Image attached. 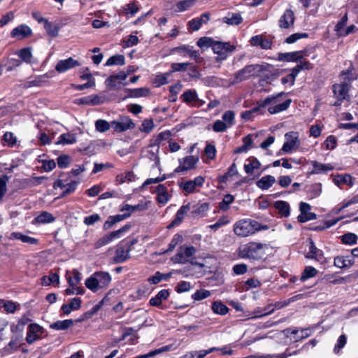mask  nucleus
<instances>
[{
  "instance_id": "f257e3e1",
  "label": "nucleus",
  "mask_w": 358,
  "mask_h": 358,
  "mask_svg": "<svg viewBox=\"0 0 358 358\" xmlns=\"http://www.w3.org/2000/svg\"><path fill=\"white\" fill-rule=\"evenodd\" d=\"M267 248V245L265 243L249 242L239 246L238 254L240 257L243 259L258 260L265 255V250Z\"/></svg>"
},
{
  "instance_id": "f03ea898",
  "label": "nucleus",
  "mask_w": 358,
  "mask_h": 358,
  "mask_svg": "<svg viewBox=\"0 0 358 358\" xmlns=\"http://www.w3.org/2000/svg\"><path fill=\"white\" fill-rule=\"evenodd\" d=\"M110 282L111 275L108 272L96 271L86 279L85 286L93 292H96L100 289L108 287Z\"/></svg>"
},
{
  "instance_id": "7ed1b4c3",
  "label": "nucleus",
  "mask_w": 358,
  "mask_h": 358,
  "mask_svg": "<svg viewBox=\"0 0 358 358\" xmlns=\"http://www.w3.org/2000/svg\"><path fill=\"white\" fill-rule=\"evenodd\" d=\"M266 70V66L259 64H250L245 66L242 69L234 73L233 84L238 83L250 78L252 76H257L259 73Z\"/></svg>"
},
{
  "instance_id": "20e7f679",
  "label": "nucleus",
  "mask_w": 358,
  "mask_h": 358,
  "mask_svg": "<svg viewBox=\"0 0 358 358\" xmlns=\"http://www.w3.org/2000/svg\"><path fill=\"white\" fill-rule=\"evenodd\" d=\"M196 253V248L194 246L182 245L179 248L177 253L173 256V261L175 263L186 264L189 262V259Z\"/></svg>"
},
{
  "instance_id": "39448f33",
  "label": "nucleus",
  "mask_w": 358,
  "mask_h": 358,
  "mask_svg": "<svg viewBox=\"0 0 358 358\" xmlns=\"http://www.w3.org/2000/svg\"><path fill=\"white\" fill-rule=\"evenodd\" d=\"M333 92L336 101L332 104L334 106H340L344 100L349 99V86L346 82L333 85Z\"/></svg>"
},
{
  "instance_id": "423d86ee",
  "label": "nucleus",
  "mask_w": 358,
  "mask_h": 358,
  "mask_svg": "<svg viewBox=\"0 0 358 358\" xmlns=\"http://www.w3.org/2000/svg\"><path fill=\"white\" fill-rule=\"evenodd\" d=\"M129 229L130 225L126 224L121 227L120 229L112 231L108 234H106V236H103L96 242L95 248H99L102 246H104L110 243L113 240L120 238L122 234L127 231Z\"/></svg>"
},
{
  "instance_id": "0eeeda50",
  "label": "nucleus",
  "mask_w": 358,
  "mask_h": 358,
  "mask_svg": "<svg viewBox=\"0 0 358 358\" xmlns=\"http://www.w3.org/2000/svg\"><path fill=\"white\" fill-rule=\"evenodd\" d=\"M286 141L284 143L282 151L286 153H291L293 150L298 149L300 145L299 135L294 131L288 132L285 134Z\"/></svg>"
},
{
  "instance_id": "6e6552de",
  "label": "nucleus",
  "mask_w": 358,
  "mask_h": 358,
  "mask_svg": "<svg viewBox=\"0 0 358 358\" xmlns=\"http://www.w3.org/2000/svg\"><path fill=\"white\" fill-rule=\"evenodd\" d=\"M136 124L131 118L127 116L120 117L117 120L111 122V127L115 131L120 133L129 129H133Z\"/></svg>"
},
{
  "instance_id": "1a4fd4ad",
  "label": "nucleus",
  "mask_w": 358,
  "mask_h": 358,
  "mask_svg": "<svg viewBox=\"0 0 358 358\" xmlns=\"http://www.w3.org/2000/svg\"><path fill=\"white\" fill-rule=\"evenodd\" d=\"M235 48V46L230 45L229 43L215 41L212 50L215 54L220 57L221 59H225L227 53L233 52Z\"/></svg>"
},
{
  "instance_id": "9d476101",
  "label": "nucleus",
  "mask_w": 358,
  "mask_h": 358,
  "mask_svg": "<svg viewBox=\"0 0 358 358\" xmlns=\"http://www.w3.org/2000/svg\"><path fill=\"white\" fill-rule=\"evenodd\" d=\"M43 333V329L39 324L34 323L28 327L26 341L29 344L41 339V335Z\"/></svg>"
},
{
  "instance_id": "9b49d317",
  "label": "nucleus",
  "mask_w": 358,
  "mask_h": 358,
  "mask_svg": "<svg viewBox=\"0 0 358 358\" xmlns=\"http://www.w3.org/2000/svg\"><path fill=\"white\" fill-rule=\"evenodd\" d=\"M311 206L305 202H301L299 209L301 211L300 215L298 216L297 220L299 222L303 223L309 220H313L317 218V215L314 213L309 212Z\"/></svg>"
},
{
  "instance_id": "f8f14e48",
  "label": "nucleus",
  "mask_w": 358,
  "mask_h": 358,
  "mask_svg": "<svg viewBox=\"0 0 358 358\" xmlns=\"http://www.w3.org/2000/svg\"><path fill=\"white\" fill-rule=\"evenodd\" d=\"M182 101L187 104H192L196 106H201L204 101L200 100L195 90H187L181 95Z\"/></svg>"
},
{
  "instance_id": "ddd939ff",
  "label": "nucleus",
  "mask_w": 358,
  "mask_h": 358,
  "mask_svg": "<svg viewBox=\"0 0 358 358\" xmlns=\"http://www.w3.org/2000/svg\"><path fill=\"white\" fill-rule=\"evenodd\" d=\"M199 161L197 157L193 155L187 156L180 160V165L175 169V172L186 171L194 168Z\"/></svg>"
},
{
  "instance_id": "4468645a",
  "label": "nucleus",
  "mask_w": 358,
  "mask_h": 358,
  "mask_svg": "<svg viewBox=\"0 0 358 358\" xmlns=\"http://www.w3.org/2000/svg\"><path fill=\"white\" fill-rule=\"evenodd\" d=\"M252 230L248 220H241L236 222L234 228V233L241 237L252 235Z\"/></svg>"
},
{
  "instance_id": "2eb2a0df",
  "label": "nucleus",
  "mask_w": 358,
  "mask_h": 358,
  "mask_svg": "<svg viewBox=\"0 0 358 358\" xmlns=\"http://www.w3.org/2000/svg\"><path fill=\"white\" fill-rule=\"evenodd\" d=\"M294 13L291 9H287L278 20V26L281 29H289L294 24Z\"/></svg>"
},
{
  "instance_id": "dca6fc26",
  "label": "nucleus",
  "mask_w": 358,
  "mask_h": 358,
  "mask_svg": "<svg viewBox=\"0 0 358 358\" xmlns=\"http://www.w3.org/2000/svg\"><path fill=\"white\" fill-rule=\"evenodd\" d=\"M130 245H118L115 250L113 262L116 264L126 262L130 257Z\"/></svg>"
},
{
  "instance_id": "f3484780",
  "label": "nucleus",
  "mask_w": 358,
  "mask_h": 358,
  "mask_svg": "<svg viewBox=\"0 0 358 358\" xmlns=\"http://www.w3.org/2000/svg\"><path fill=\"white\" fill-rule=\"evenodd\" d=\"M78 66H80L78 61L72 57H69L66 59L59 60L55 66V70L59 73H64Z\"/></svg>"
},
{
  "instance_id": "a211bd4d",
  "label": "nucleus",
  "mask_w": 358,
  "mask_h": 358,
  "mask_svg": "<svg viewBox=\"0 0 358 358\" xmlns=\"http://www.w3.org/2000/svg\"><path fill=\"white\" fill-rule=\"evenodd\" d=\"M31 34L32 31L29 26L20 24L11 31L10 36L12 38L21 40L30 36Z\"/></svg>"
},
{
  "instance_id": "6ab92c4d",
  "label": "nucleus",
  "mask_w": 358,
  "mask_h": 358,
  "mask_svg": "<svg viewBox=\"0 0 358 358\" xmlns=\"http://www.w3.org/2000/svg\"><path fill=\"white\" fill-rule=\"evenodd\" d=\"M309 242V251L306 255V257L308 259H315L317 262H322L324 259V253L322 250L318 249L314 241L310 238Z\"/></svg>"
},
{
  "instance_id": "aec40b11",
  "label": "nucleus",
  "mask_w": 358,
  "mask_h": 358,
  "mask_svg": "<svg viewBox=\"0 0 358 358\" xmlns=\"http://www.w3.org/2000/svg\"><path fill=\"white\" fill-rule=\"evenodd\" d=\"M308 55L306 52L296 51L292 52L279 53L278 60L286 62H296L306 57Z\"/></svg>"
},
{
  "instance_id": "412c9836",
  "label": "nucleus",
  "mask_w": 358,
  "mask_h": 358,
  "mask_svg": "<svg viewBox=\"0 0 358 358\" xmlns=\"http://www.w3.org/2000/svg\"><path fill=\"white\" fill-rule=\"evenodd\" d=\"M210 19L208 13H203L199 17L192 19L188 22V28L192 31H198L203 24H206Z\"/></svg>"
},
{
  "instance_id": "4be33fe9",
  "label": "nucleus",
  "mask_w": 358,
  "mask_h": 358,
  "mask_svg": "<svg viewBox=\"0 0 358 358\" xmlns=\"http://www.w3.org/2000/svg\"><path fill=\"white\" fill-rule=\"evenodd\" d=\"M190 209L191 206L189 203L181 206L180 209L177 211L173 220L168 226V228H171L173 227L179 225L182 222L185 215L187 213L189 210H190Z\"/></svg>"
},
{
  "instance_id": "5701e85b",
  "label": "nucleus",
  "mask_w": 358,
  "mask_h": 358,
  "mask_svg": "<svg viewBox=\"0 0 358 358\" xmlns=\"http://www.w3.org/2000/svg\"><path fill=\"white\" fill-rule=\"evenodd\" d=\"M311 164L313 166L312 174L327 173L334 169V166L331 164H322L317 161H312Z\"/></svg>"
},
{
  "instance_id": "b1692460",
  "label": "nucleus",
  "mask_w": 358,
  "mask_h": 358,
  "mask_svg": "<svg viewBox=\"0 0 358 358\" xmlns=\"http://www.w3.org/2000/svg\"><path fill=\"white\" fill-rule=\"evenodd\" d=\"M157 193V201L160 204H166L169 199L170 196L168 194L167 188L164 185H159L155 189Z\"/></svg>"
},
{
  "instance_id": "393cba45",
  "label": "nucleus",
  "mask_w": 358,
  "mask_h": 358,
  "mask_svg": "<svg viewBox=\"0 0 358 358\" xmlns=\"http://www.w3.org/2000/svg\"><path fill=\"white\" fill-rule=\"evenodd\" d=\"M77 185L78 182L76 181H71L69 183H65L62 180H59L55 183V187L57 185L64 189L62 194V196H64L74 192Z\"/></svg>"
},
{
  "instance_id": "a878e982",
  "label": "nucleus",
  "mask_w": 358,
  "mask_h": 358,
  "mask_svg": "<svg viewBox=\"0 0 358 358\" xmlns=\"http://www.w3.org/2000/svg\"><path fill=\"white\" fill-rule=\"evenodd\" d=\"M250 43L253 46H260L263 49H270L272 45L271 41L264 38L262 36L257 35L251 38Z\"/></svg>"
},
{
  "instance_id": "bb28decb",
  "label": "nucleus",
  "mask_w": 358,
  "mask_h": 358,
  "mask_svg": "<svg viewBox=\"0 0 358 358\" xmlns=\"http://www.w3.org/2000/svg\"><path fill=\"white\" fill-rule=\"evenodd\" d=\"M169 296V292L168 289L160 290L155 296L150 299V304L152 306H159L163 301H165Z\"/></svg>"
},
{
  "instance_id": "cd10ccee",
  "label": "nucleus",
  "mask_w": 358,
  "mask_h": 358,
  "mask_svg": "<svg viewBox=\"0 0 358 358\" xmlns=\"http://www.w3.org/2000/svg\"><path fill=\"white\" fill-rule=\"evenodd\" d=\"M260 166L261 164L257 159L255 157H250L244 164V170L247 173L252 174L255 170L259 169Z\"/></svg>"
},
{
  "instance_id": "c85d7f7f",
  "label": "nucleus",
  "mask_w": 358,
  "mask_h": 358,
  "mask_svg": "<svg viewBox=\"0 0 358 358\" xmlns=\"http://www.w3.org/2000/svg\"><path fill=\"white\" fill-rule=\"evenodd\" d=\"M9 238L10 239H13V238L18 239V240L22 241L23 243H27L30 245H37L38 243V241L36 238L27 236V235H24L20 232L11 233Z\"/></svg>"
},
{
  "instance_id": "c756f323",
  "label": "nucleus",
  "mask_w": 358,
  "mask_h": 358,
  "mask_svg": "<svg viewBox=\"0 0 358 358\" xmlns=\"http://www.w3.org/2000/svg\"><path fill=\"white\" fill-rule=\"evenodd\" d=\"M275 182L274 176L267 175L262 177L257 182V186L262 189H268Z\"/></svg>"
},
{
  "instance_id": "7c9ffc66",
  "label": "nucleus",
  "mask_w": 358,
  "mask_h": 358,
  "mask_svg": "<svg viewBox=\"0 0 358 358\" xmlns=\"http://www.w3.org/2000/svg\"><path fill=\"white\" fill-rule=\"evenodd\" d=\"M291 103L292 100L288 99L282 103H279L275 106H270L268 108V111L270 114H276L285 111L289 107Z\"/></svg>"
},
{
  "instance_id": "2f4dec72",
  "label": "nucleus",
  "mask_w": 358,
  "mask_h": 358,
  "mask_svg": "<svg viewBox=\"0 0 358 358\" xmlns=\"http://www.w3.org/2000/svg\"><path fill=\"white\" fill-rule=\"evenodd\" d=\"M76 141V134L66 133L61 134L55 143L57 145H70L75 143Z\"/></svg>"
},
{
  "instance_id": "473e14b6",
  "label": "nucleus",
  "mask_w": 358,
  "mask_h": 358,
  "mask_svg": "<svg viewBox=\"0 0 358 358\" xmlns=\"http://www.w3.org/2000/svg\"><path fill=\"white\" fill-rule=\"evenodd\" d=\"M285 94V92H280L275 95L267 96L263 101L261 102L260 107H266L267 106H270L278 104L280 103V98Z\"/></svg>"
},
{
  "instance_id": "72a5a7b5",
  "label": "nucleus",
  "mask_w": 358,
  "mask_h": 358,
  "mask_svg": "<svg viewBox=\"0 0 358 358\" xmlns=\"http://www.w3.org/2000/svg\"><path fill=\"white\" fill-rule=\"evenodd\" d=\"M223 22L230 25H238L243 21V18L240 13H228L227 16L223 17Z\"/></svg>"
},
{
  "instance_id": "f704fd0d",
  "label": "nucleus",
  "mask_w": 358,
  "mask_h": 358,
  "mask_svg": "<svg viewBox=\"0 0 358 358\" xmlns=\"http://www.w3.org/2000/svg\"><path fill=\"white\" fill-rule=\"evenodd\" d=\"M73 324L72 320H64L57 321L50 325L51 329L55 330H66Z\"/></svg>"
},
{
  "instance_id": "c9c22d12",
  "label": "nucleus",
  "mask_w": 358,
  "mask_h": 358,
  "mask_svg": "<svg viewBox=\"0 0 358 358\" xmlns=\"http://www.w3.org/2000/svg\"><path fill=\"white\" fill-rule=\"evenodd\" d=\"M275 208L278 210L282 216L288 217L290 213L289 205L284 201H277L274 203Z\"/></svg>"
},
{
  "instance_id": "e433bc0d",
  "label": "nucleus",
  "mask_w": 358,
  "mask_h": 358,
  "mask_svg": "<svg viewBox=\"0 0 358 358\" xmlns=\"http://www.w3.org/2000/svg\"><path fill=\"white\" fill-rule=\"evenodd\" d=\"M44 29L49 36L51 37H56L58 36L60 27L57 23L48 21L45 22V24H44Z\"/></svg>"
},
{
  "instance_id": "4c0bfd02",
  "label": "nucleus",
  "mask_w": 358,
  "mask_h": 358,
  "mask_svg": "<svg viewBox=\"0 0 358 358\" xmlns=\"http://www.w3.org/2000/svg\"><path fill=\"white\" fill-rule=\"evenodd\" d=\"M209 210V204L208 203H198L193 206L192 213L194 215L203 217Z\"/></svg>"
},
{
  "instance_id": "58836bf2",
  "label": "nucleus",
  "mask_w": 358,
  "mask_h": 358,
  "mask_svg": "<svg viewBox=\"0 0 358 358\" xmlns=\"http://www.w3.org/2000/svg\"><path fill=\"white\" fill-rule=\"evenodd\" d=\"M55 221V217L48 212L43 211L34 218V222L38 224L50 223Z\"/></svg>"
},
{
  "instance_id": "ea45409f",
  "label": "nucleus",
  "mask_w": 358,
  "mask_h": 358,
  "mask_svg": "<svg viewBox=\"0 0 358 358\" xmlns=\"http://www.w3.org/2000/svg\"><path fill=\"white\" fill-rule=\"evenodd\" d=\"M125 64V57L123 55H115L108 59L105 66H122Z\"/></svg>"
},
{
  "instance_id": "a19ab883",
  "label": "nucleus",
  "mask_w": 358,
  "mask_h": 358,
  "mask_svg": "<svg viewBox=\"0 0 358 358\" xmlns=\"http://www.w3.org/2000/svg\"><path fill=\"white\" fill-rule=\"evenodd\" d=\"M352 264L353 261L348 257H336L334 258V265L341 268L350 267Z\"/></svg>"
},
{
  "instance_id": "79ce46f5",
  "label": "nucleus",
  "mask_w": 358,
  "mask_h": 358,
  "mask_svg": "<svg viewBox=\"0 0 358 358\" xmlns=\"http://www.w3.org/2000/svg\"><path fill=\"white\" fill-rule=\"evenodd\" d=\"M212 310L215 313L221 315H226L229 311V308L227 307V306H225L221 301H215L212 304Z\"/></svg>"
},
{
  "instance_id": "37998d69",
  "label": "nucleus",
  "mask_w": 358,
  "mask_h": 358,
  "mask_svg": "<svg viewBox=\"0 0 358 358\" xmlns=\"http://www.w3.org/2000/svg\"><path fill=\"white\" fill-rule=\"evenodd\" d=\"M298 62H299V64H298L295 67L292 69L297 75L302 70H308L313 68L312 64L307 61L305 59V57L303 59L299 60Z\"/></svg>"
},
{
  "instance_id": "c03bdc74",
  "label": "nucleus",
  "mask_w": 358,
  "mask_h": 358,
  "mask_svg": "<svg viewBox=\"0 0 358 358\" xmlns=\"http://www.w3.org/2000/svg\"><path fill=\"white\" fill-rule=\"evenodd\" d=\"M111 127V122H108L105 120L99 119L95 122L96 130L99 132H106Z\"/></svg>"
},
{
  "instance_id": "a18cd8bd",
  "label": "nucleus",
  "mask_w": 358,
  "mask_h": 358,
  "mask_svg": "<svg viewBox=\"0 0 358 358\" xmlns=\"http://www.w3.org/2000/svg\"><path fill=\"white\" fill-rule=\"evenodd\" d=\"M317 273V271L316 268L310 266H306L301 275L300 280L305 281L308 278L315 276Z\"/></svg>"
},
{
  "instance_id": "49530a36",
  "label": "nucleus",
  "mask_w": 358,
  "mask_h": 358,
  "mask_svg": "<svg viewBox=\"0 0 358 358\" xmlns=\"http://www.w3.org/2000/svg\"><path fill=\"white\" fill-rule=\"evenodd\" d=\"M59 276L57 273H51L49 276H43L41 278V284L44 286L50 285V284H59Z\"/></svg>"
},
{
  "instance_id": "de8ad7c7",
  "label": "nucleus",
  "mask_w": 358,
  "mask_h": 358,
  "mask_svg": "<svg viewBox=\"0 0 358 358\" xmlns=\"http://www.w3.org/2000/svg\"><path fill=\"white\" fill-rule=\"evenodd\" d=\"M127 91L129 92V96L135 98L146 96L149 94L148 89L143 87L127 90Z\"/></svg>"
},
{
  "instance_id": "09e8293b",
  "label": "nucleus",
  "mask_w": 358,
  "mask_h": 358,
  "mask_svg": "<svg viewBox=\"0 0 358 358\" xmlns=\"http://www.w3.org/2000/svg\"><path fill=\"white\" fill-rule=\"evenodd\" d=\"M18 55L23 62L27 64H30L31 62L32 53L30 48H22L20 50Z\"/></svg>"
},
{
  "instance_id": "8fccbe9b",
  "label": "nucleus",
  "mask_w": 358,
  "mask_h": 358,
  "mask_svg": "<svg viewBox=\"0 0 358 358\" xmlns=\"http://www.w3.org/2000/svg\"><path fill=\"white\" fill-rule=\"evenodd\" d=\"M68 282L71 287L76 286L81 280V273L74 269L72 271V275L68 276Z\"/></svg>"
},
{
  "instance_id": "3c124183",
  "label": "nucleus",
  "mask_w": 358,
  "mask_h": 358,
  "mask_svg": "<svg viewBox=\"0 0 358 358\" xmlns=\"http://www.w3.org/2000/svg\"><path fill=\"white\" fill-rule=\"evenodd\" d=\"M155 127L152 119H145L143 121L139 129L145 134H149Z\"/></svg>"
},
{
  "instance_id": "603ef678",
  "label": "nucleus",
  "mask_w": 358,
  "mask_h": 358,
  "mask_svg": "<svg viewBox=\"0 0 358 358\" xmlns=\"http://www.w3.org/2000/svg\"><path fill=\"white\" fill-rule=\"evenodd\" d=\"M215 40L209 37H201L200 38L196 44L200 48H213Z\"/></svg>"
},
{
  "instance_id": "864d4df0",
  "label": "nucleus",
  "mask_w": 358,
  "mask_h": 358,
  "mask_svg": "<svg viewBox=\"0 0 358 358\" xmlns=\"http://www.w3.org/2000/svg\"><path fill=\"white\" fill-rule=\"evenodd\" d=\"M182 241V236L178 234H176L173 236V237L172 238L170 243L169 244V247L167 248V250H166L164 253H168V252H172L175 248L176 247V245L181 243Z\"/></svg>"
},
{
  "instance_id": "5fc2aeb1",
  "label": "nucleus",
  "mask_w": 358,
  "mask_h": 358,
  "mask_svg": "<svg viewBox=\"0 0 358 358\" xmlns=\"http://www.w3.org/2000/svg\"><path fill=\"white\" fill-rule=\"evenodd\" d=\"M358 237L355 234L346 233L342 236L341 240L344 244L354 245L357 243Z\"/></svg>"
},
{
  "instance_id": "6e6d98bb",
  "label": "nucleus",
  "mask_w": 358,
  "mask_h": 358,
  "mask_svg": "<svg viewBox=\"0 0 358 358\" xmlns=\"http://www.w3.org/2000/svg\"><path fill=\"white\" fill-rule=\"evenodd\" d=\"M135 178L133 172L129 171L125 173L119 174L116 177V180L119 183L132 181Z\"/></svg>"
},
{
  "instance_id": "4d7b16f0",
  "label": "nucleus",
  "mask_w": 358,
  "mask_h": 358,
  "mask_svg": "<svg viewBox=\"0 0 358 358\" xmlns=\"http://www.w3.org/2000/svg\"><path fill=\"white\" fill-rule=\"evenodd\" d=\"M235 114L232 110H227L222 115V121L226 123L228 127H231L234 124Z\"/></svg>"
},
{
  "instance_id": "13d9d810",
  "label": "nucleus",
  "mask_w": 358,
  "mask_h": 358,
  "mask_svg": "<svg viewBox=\"0 0 358 358\" xmlns=\"http://www.w3.org/2000/svg\"><path fill=\"white\" fill-rule=\"evenodd\" d=\"M195 0H184L180 1L176 3V8L178 11H184L192 7Z\"/></svg>"
},
{
  "instance_id": "bf43d9fd",
  "label": "nucleus",
  "mask_w": 358,
  "mask_h": 358,
  "mask_svg": "<svg viewBox=\"0 0 358 358\" xmlns=\"http://www.w3.org/2000/svg\"><path fill=\"white\" fill-rule=\"evenodd\" d=\"M57 162L59 168H66L70 164L71 157L66 155H60L57 157Z\"/></svg>"
},
{
  "instance_id": "052dcab7",
  "label": "nucleus",
  "mask_w": 358,
  "mask_h": 358,
  "mask_svg": "<svg viewBox=\"0 0 358 358\" xmlns=\"http://www.w3.org/2000/svg\"><path fill=\"white\" fill-rule=\"evenodd\" d=\"M347 22L348 15L345 13L335 26V31L337 32L338 36H341V34L344 31V27L346 25Z\"/></svg>"
},
{
  "instance_id": "680f3d73",
  "label": "nucleus",
  "mask_w": 358,
  "mask_h": 358,
  "mask_svg": "<svg viewBox=\"0 0 358 358\" xmlns=\"http://www.w3.org/2000/svg\"><path fill=\"white\" fill-rule=\"evenodd\" d=\"M145 209V207L143 204H138L135 206H131L129 204L124 205V206L121 209V211H126L125 213H129V216L131 214L136 210H143Z\"/></svg>"
},
{
  "instance_id": "e2e57ef3",
  "label": "nucleus",
  "mask_w": 358,
  "mask_h": 358,
  "mask_svg": "<svg viewBox=\"0 0 358 358\" xmlns=\"http://www.w3.org/2000/svg\"><path fill=\"white\" fill-rule=\"evenodd\" d=\"M234 200V196L231 194H227L224 196L222 201L220 203V208L221 210L225 211L229 208V204H231Z\"/></svg>"
},
{
  "instance_id": "0e129e2a",
  "label": "nucleus",
  "mask_w": 358,
  "mask_h": 358,
  "mask_svg": "<svg viewBox=\"0 0 358 358\" xmlns=\"http://www.w3.org/2000/svg\"><path fill=\"white\" fill-rule=\"evenodd\" d=\"M308 36V35L306 33H295L288 36L286 38L285 42L289 44L294 43L301 38H307Z\"/></svg>"
},
{
  "instance_id": "69168bd1",
  "label": "nucleus",
  "mask_w": 358,
  "mask_h": 358,
  "mask_svg": "<svg viewBox=\"0 0 358 358\" xmlns=\"http://www.w3.org/2000/svg\"><path fill=\"white\" fill-rule=\"evenodd\" d=\"M192 289V285L189 282L181 281L176 287V291L178 293H182L188 292Z\"/></svg>"
},
{
  "instance_id": "338daca9",
  "label": "nucleus",
  "mask_w": 358,
  "mask_h": 358,
  "mask_svg": "<svg viewBox=\"0 0 358 358\" xmlns=\"http://www.w3.org/2000/svg\"><path fill=\"white\" fill-rule=\"evenodd\" d=\"M210 295V291L201 289L197 290L194 294H192V298L196 301H200L208 297Z\"/></svg>"
},
{
  "instance_id": "774afa93",
  "label": "nucleus",
  "mask_w": 358,
  "mask_h": 358,
  "mask_svg": "<svg viewBox=\"0 0 358 358\" xmlns=\"http://www.w3.org/2000/svg\"><path fill=\"white\" fill-rule=\"evenodd\" d=\"M125 14H130L134 16L138 10V7L135 2H131L127 3L124 8Z\"/></svg>"
}]
</instances>
